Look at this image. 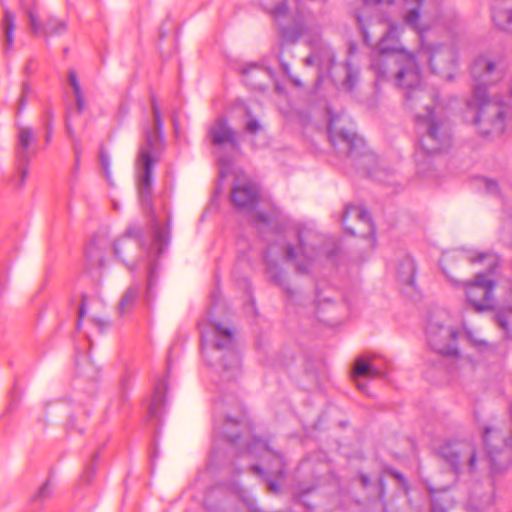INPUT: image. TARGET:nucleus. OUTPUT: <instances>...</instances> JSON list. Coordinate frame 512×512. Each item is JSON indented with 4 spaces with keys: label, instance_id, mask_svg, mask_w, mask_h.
<instances>
[{
    "label": "nucleus",
    "instance_id": "nucleus-7",
    "mask_svg": "<svg viewBox=\"0 0 512 512\" xmlns=\"http://www.w3.org/2000/svg\"><path fill=\"white\" fill-rule=\"evenodd\" d=\"M483 441L491 472L506 471L512 465V435L495 427H485Z\"/></svg>",
    "mask_w": 512,
    "mask_h": 512
},
{
    "label": "nucleus",
    "instance_id": "nucleus-57",
    "mask_svg": "<svg viewBox=\"0 0 512 512\" xmlns=\"http://www.w3.org/2000/svg\"><path fill=\"white\" fill-rule=\"evenodd\" d=\"M24 106H25V99H24V97H22V98L20 99V108H19V111H21V110L24 108Z\"/></svg>",
    "mask_w": 512,
    "mask_h": 512
},
{
    "label": "nucleus",
    "instance_id": "nucleus-49",
    "mask_svg": "<svg viewBox=\"0 0 512 512\" xmlns=\"http://www.w3.org/2000/svg\"><path fill=\"white\" fill-rule=\"evenodd\" d=\"M45 114L47 118L45 121V127L47 131H53V112L50 109H48L46 110Z\"/></svg>",
    "mask_w": 512,
    "mask_h": 512
},
{
    "label": "nucleus",
    "instance_id": "nucleus-19",
    "mask_svg": "<svg viewBox=\"0 0 512 512\" xmlns=\"http://www.w3.org/2000/svg\"><path fill=\"white\" fill-rule=\"evenodd\" d=\"M231 200L237 209L253 211L258 204L259 188L251 182L235 184L232 188Z\"/></svg>",
    "mask_w": 512,
    "mask_h": 512
},
{
    "label": "nucleus",
    "instance_id": "nucleus-47",
    "mask_svg": "<svg viewBox=\"0 0 512 512\" xmlns=\"http://www.w3.org/2000/svg\"><path fill=\"white\" fill-rule=\"evenodd\" d=\"M75 97V111L77 114H82L85 107H86V101L84 94L76 95Z\"/></svg>",
    "mask_w": 512,
    "mask_h": 512
},
{
    "label": "nucleus",
    "instance_id": "nucleus-61",
    "mask_svg": "<svg viewBox=\"0 0 512 512\" xmlns=\"http://www.w3.org/2000/svg\"><path fill=\"white\" fill-rule=\"evenodd\" d=\"M249 509H250L252 512H257V509H256L252 504H249Z\"/></svg>",
    "mask_w": 512,
    "mask_h": 512
},
{
    "label": "nucleus",
    "instance_id": "nucleus-28",
    "mask_svg": "<svg viewBox=\"0 0 512 512\" xmlns=\"http://www.w3.org/2000/svg\"><path fill=\"white\" fill-rule=\"evenodd\" d=\"M495 323L504 331L507 338L511 337L512 305H508L494 315Z\"/></svg>",
    "mask_w": 512,
    "mask_h": 512
},
{
    "label": "nucleus",
    "instance_id": "nucleus-34",
    "mask_svg": "<svg viewBox=\"0 0 512 512\" xmlns=\"http://www.w3.org/2000/svg\"><path fill=\"white\" fill-rule=\"evenodd\" d=\"M68 83L73 90L74 96L84 94L77 73L74 69H70L68 72Z\"/></svg>",
    "mask_w": 512,
    "mask_h": 512
},
{
    "label": "nucleus",
    "instance_id": "nucleus-40",
    "mask_svg": "<svg viewBox=\"0 0 512 512\" xmlns=\"http://www.w3.org/2000/svg\"><path fill=\"white\" fill-rule=\"evenodd\" d=\"M279 62H280L283 73L290 78V80L293 82V84L295 86L301 87L302 86L301 81L298 78H296L290 74L289 65L285 61H283L281 56H279Z\"/></svg>",
    "mask_w": 512,
    "mask_h": 512
},
{
    "label": "nucleus",
    "instance_id": "nucleus-59",
    "mask_svg": "<svg viewBox=\"0 0 512 512\" xmlns=\"http://www.w3.org/2000/svg\"><path fill=\"white\" fill-rule=\"evenodd\" d=\"M52 132L53 131H47V135H46V142H49L50 139H51V135H52Z\"/></svg>",
    "mask_w": 512,
    "mask_h": 512
},
{
    "label": "nucleus",
    "instance_id": "nucleus-54",
    "mask_svg": "<svg viewBox=\"0 0 512 512\" xmlns=\"http://www.w3.org/2000/svg\"><path fill=\"white\" fill-rule=\"evenodd\" d=\"M487 189L491 192H495L497 190V184L494 181H488Z\"/></svg>",
    "mask_w": 512,
    "mask_h": 512
},
{
    "label": "nucleus",
    "instance_id": "nucleus-26",
    "mask_svg": "<svg viewBox=\"0 0 512 512\" xmlns=\"http://www.w3.org/2000/svg\"><path fill=\"white\" fill-rule=\"evenodd\" d=\"M153 246L158 256L162 255L170 242V224L162 227L156 219L152 221Z\"/></svg>",
    "mask_w": 512,
    "mask_h": 512
},
{
    "label": "nucleus",
    "instance_id": "nucleus-12",
    "mask_svg": "<svg viewBox=\"0 0 512 512\" xmlns=\"http://www.w3.org/2000/svg\"><path fill=\"white\" fill-rule=\"evenodd\" d=\"M468 303L477 312L493 308L495 282L486 273H478L473 281L463 282Z\"/></svg>",
    "mask_w": 512,
    "mask_h": 512
},
{
    "label": "nucleus",
    "instance_id": "nucleus-50",
    "mask_svg": "<svg viewBox=\"0 0 512 512\" xmlns=\"http://www.w3.org/2000/svg\"><path fill=\"white\" fill-rule=\"evenodd\" d=\"M431 511L432 512H447V510L437 500H433Z\"/></svg>",
    "mask_w": 512,
    "mask_h": 512
},
{
    "label": "nucleus",
    "instance_id": "nucleus-14",
    "mask_svg": "<svg viewBox=\"0 0 512 512\" xmlns=\"http://www.w3.org/2000/svg\"><path fill=\"white\" fill-rule=\"evenodd\" d=\"M21 8L28 17L31 31L35 36L42 35L47 40L50 36H60L66 32V21L53 15L48 16L45 20V24L42 25L40 23L39 9L36 3L31 6H26L21 0Z\"/></svg>",
    "mask_w": 512,
    "mask_h": 512
},
{
    "label": "nucleus",
    "instance_id": "nucleus-13",
    "mask_svg": "<svg viewBox=\"0 0 512 512\" xmlns=\"http://www.w3.org/2000/svg\"><path fill=\"white\" fill-rule=\"evenodd\" d=\"M354 169L358 175L370 178L377 182H386L389 172L378 166L376 155L369 151L359 149L365 146V142L361 137L354 133Z\"/></svg>",
    "mask_w": 512,
    "mask_h": 512
},
{
    "label": "nucleus",
    "instance_id": "nucleus-3",
    "mask_svg": "<svg viewBox=\"0 0 512 512\" xmlns=\"http://www.w3.org/2000/svg\"><path fill=\"white\" fill-rule=\"evenodd\" d=\"M506 72L507 65L502 59L480 56L473 63L471 73L474 86L472 96L466 102L463 118L476 126L483 135L501 134L505 130L506 108L491 99L487 89L501 81Z\"/></svg>",
    "mask_w": 512,
    "mask_h": 512
},
{
    "label": "nucleus",
    "instance_id": "nucleus-31",
    "mask_svg": "<svg viewBox=\"0 0 512 512\" xmlns=\"http://www.w3.org/2000/svg\"><path fill=\"white\" fill-rule=\"evenodd\" d=\"M85 256L87 264L90 268L95 266L102 267L104 264V258L102 253L99 251L96 243L93 241L88 244L85 250Z\"/></svg>",
    "mask_w": 512,
    "mask_h": 512
},
{
    "label": "nucleus",
    "instance_id": "nucleus-18",
    "mask_svg": "<svg viewBox=\"0 0 512 512\" xmlns=\"http://www.w3.org/2000/svg\"><path fill=\"white\" fill-rule=\"evenodd\" d=\"M208 137L214 146H229L232 149L239 147L236 131L230 126L225 117H218L208 129Z\"/></svg>",
    "mask_w": 512,
    "mask_h": 512
},
{
    "label": "nucleus",
    "instance_id": "nucleus-17",
    "mask_svg": "<svg viewBox=\"0 0 512 512\" xmlns=\"http://www.w3.org/2000/svg\"><path fill=\"white\" fill-rule=\"evenodd\" d=\"M354 482H357V502H368L371 504L384 503L385 488L383 477L379 474H368L359 472L354 477Z\"/></svg>",
    "mask_w": 512,
    "mask_h": 512
},
{
    "label": "nucleus",
    "instance_id": "nucleus-58",
    "mask_svg": "<svg viewBox=\"0 0 512 512\" xmlns=\"http://www.w3.org/2000/svg\"><path fill=\"white\" fill-rule=\"evenodd\" d=\"M347 53H348V56L350 54H352V43H348V46H347Z\"/></svg>",
    "mask_w": 512,
    "mask_h": 512
},
{
    "label": "nucleus",
    "instance_id": "nucleus-9",
    "mask_svg": "<svg viewBox=\"0 0 512 512\" xmlns=\"http://www.w3.org/2000/svg\"><path fill=\"white\" fill-rule=\"evenodd\" d=\"M356 220L359 227H354V255H357V261L364 262L376 246L375 225L371 214L364 207L357 208Z\"/></svg>",
    "mask_w": 512,
    "mask_h": 512
},
{
    "label": "nucleus",
    "instance_id": "nucleus-10",
    "mask_svg": "<svg viewBox=\"0 0 512 512\" xmlns=\"http://www.w3.org/2000/svg\"><path fill=\"white\" fill-rule=\"evenodd\" d=\"M417 59L420 62H427L433 73L451 78V71L457 63V52L449 45H422L417 53Z\"/></svg>",
    "mask_w": 512,
    "mask_h": 512
},
{
    "label": "nucleus",
    "instance_id": "nucleus-51",
    "mask_svg": "<svg viewBox=\"0 0 512 512\" xmlns=\"http://www.w3.org/2000/svg\"><path fill=\"white\" fill-rule=\"evenodd\" d=\"M268 482V489L272 492V493H278L279 491V485L273 481V480H267Z\"/></svg>",
    "mask_w": 512,
    "mask_h": 512
},
{
    "label": "nucleus",
    "instance_id": "nucleus-11",
    "mask_svg": "<svg viewBox=\"0 0 512 512\" xmlns=\"http://www.w3.org/2000/svg\"><path fill=\"white\" fill-rule=\"evenodd\" d=\"M427 341L431 349L443 355L458 354V331L438 319H431L426 327Z\"/></svg>",
    "mask_w": 512,
    "mask_h": 512
},
{
    "label": "nucleus",
    "instance_id": "nucleus-27",
    "mask_svg": "<svg viewBox=\"0 0 512 512\" xmlns=\"http://www.w3.org/2000/svg\"><path fill=\"white\" fill-rule=\"evenodd\" d=\"M2 28L5 37V50H8L13 45L15 30V14L8 9L4 10Z\"/></svg>",
    "mask_w": 512,
    "mask_h": 512
},
{
    "label": "nucleus",
    "instance_id": "nucleus-15",
    "mask_svg": "<svg viewBox=\"0 0 512 512\" xmlns=\"http://www.w3.org/2000/svg\"><path fill=\"white\" fill-rule=\"evenodd\" d=\"M380 359L375 354H362L354 359V386L361 392L370 395L367 387L368 381L383 375Z\"/></svg>",
    "mask_w": 512,
    "mask_h": 512
},
{
    "label": "nucleus",
    "instance_id": "nucleus-33",
    "mask_svg": "<svg viewBox=\"0 0 512 512\" xmlns=\"http://www.w3.org/2000/svg\"><path fill=\"white\" fill-rule=\"evenodd\" d=\"M70 118H71V113L68 112L67 116H66V130H67L69 137L71 138V140L73 142V149H74L75 156H76V162H78L79 157H80V140L75 136L74 130H73L71 122H70Z\"/></svg>",
    "mask_w": 512,
    "mask_h": 512
},
{
    "label": "nucleus",
    "instance_id": "nucleus-56",
    "mask_svg": "<svg viewBox=\"0 0 512 512\" xmlns=\"http://www.w3.org/2000/svg\"><path fill=\"white\" fill-rule=\"evenodd\" d=\"M498 266L497 261L493 260V263L490 264V272H493V270Z\"/></svg>",
    "mask_w": 512,
    "mask_h": 512
},
{
    "label": "nucleus",
    "instance_id": "nucleus-37",
    "mask_svg": "<svg viewBox=\"0 0 512 512\" xmlns=\"http://www.w3.org/2000/svg\"><path fill=\"white\" fill-rule=\"evenodd\" d=\"M246 114L249 117V119L245 124V130L250 134H256L262 129V125L260 124L258 119L250 117V110L248 108H246Z\"/></svg>",
    "mask_w": 512,
    "mask_h": 512
},
{
    "label": "nucleus",
    "instance_id": "nucleus-53",
    "mask_svg": "<svg viewBox=\"0 0 512 512\" xmlns=\"http://www.w3.org/2000/svg\"><path fill=\"white\" fill-rule=\"evenodd\" d=\"M392 475L396 479H398L402 485H404V486L406 485L405 478H404V476L401 473L394 471V472H392Z\"/></svg>",
    "mask_w": 512,
    "mask_h": 512
},
{
    "label": "nucleus",
    "instance_id": "nucleus-29",
    "mask_svg": "<svg viewBox=\"0 0 512 512\" xmlns=\"http://www.w3.org/2000/svg\"><path fill=\"white\" fill-rule=\"evenodd\" d=\"M52 489L50 481L47 480L31 498L30 507L32 512H36L42 506V504L50 498Z\"/></svg>",
    "mask_w": 512,
    "mask_h": 512
},
{
    "label": "nucleus",
    "instance_id": "nucleus-20",
    "mask_svg": "<svg viewBox=\"0 0 512 512\" xmlns=\"http://www.w3.org/2000/svg\"><path fill=\"white\" fill-rule=\"evenodd\" d=\"M142 239V229L139 226L129 227L125 234L114 244V254L117 258L125 261V257L144 246Z\"/></svg>",
    "mask_w": 512,
    "mask_h": 512
},
{
    "label": "nucleus",
    "instance_id": "nucleus-44",
    "mask_svg": "<svg viewBox=\"0 0 512 512\" xmlns=\"http://www.w3.org/2000/svg\"><path fill=\"white\" fill-rule=\"evenodd\" d=\"M87 295L86 294H82L81 296V305L79 307V311H78V322H77V329H80L81 327V322L84 318V316L86 315V302H87Z\"/></svg>",
    "mask_w": 512,
    "mask_h": 512
},
{
    "label": "nucleus",
    "instance_id": "nucleus-42",
    "mask_svg": "<svg viewBox=\"0 0 512 512\" xmlns=\"http://www.w3.org/2000/svg\"><path fill=\"white\" fill-rule=\"evenodd\" d=\"M92 322L100 333L107 331L111 327V322L107 319L94 317Z\"/></svg>",
    "mask_w": 512,
    "mask_h": 512
},
{
    "label": "nucleus",
    "instance_id": "nucleus-46",
    "mask_svg": "<svg viewBox=\"0 0 512 512\" xmlns=\"http://www.w3.org/2000/svg\"><path fill=\"white\" fill-rule=\"evenodd\" d=\"M100 161H101V166H102V169H103V171L105 173V176H106L107 180H110L111 173H110V159H109V157L102 152L101 155H100Z\"/></svg>",
    "mask_w": 512,
    "mask_h": 512
},
{
    "label": "nucleus",
    "instance_id": "nucleus-62",
    "mask_svg": "<svg viewBox=\"0 0 512 512\" xmlns=\"http://www.w3.org/2000/svg\"><path fill=\"white\" fill-rule=\"evenodd\" d=\"M152 248H153V247H148V248H147L148 253H152Z\"/></svg>",
    "mask_w": 512,
    "mask_h": 512
},
{
    "label": "nucleus",
    "instance_id": "nucleus-60",
    "mask_svg": "<svg viewBox=\"0 0 512 512\" xmlns=\"http://www.w3.org/2000/svg\"><path fill=\"white\" fill-rule=\"evenodd\" d=\"M69 425H70L71 427H75L74 417H73V416H72V417H70V419H69Z\"/></svg>",
    "mask_w": 512,
    "mask_h": 512
},
{
    "label": "nucleus",
    "instance_id": "nucleus-39",
    "mask_svg": "<svg viewBox=\"0 0 512 512\" xmlns=\"http://www.w3.org/2000/svg\"><path fill=\"white\" fill-rule=\"evenodd\" d=\"M19 165H20L19 166V175L15 178L14 183H15V186L22 187L25 183V180H26V177L28 174V170L26 168L27 164H22L21 162H19Z\"/></svg>",
    "mask_w": 512,
    "mask_h": 512
},
{
    "label": "nucleus",
    "instance_id": "nucleus-55",
    "mask_svg": "<svg viewBox=\"0 0 512 512\" xmlns=\"http://www.w3.org/2000/svg\"><path fill=\"white\" fill-rule=\"evenodd\" d=\"M349 210H350V205H346L345 206V209H344V214H343V222H345L348 217H349Z\"/></svg>",
    "mask_w": 512,
    "mask_h": 512
},
{
    "label": "nucleus",
    "instance_id": "nucleus-23",
    "mask_svg": "<svg viewBox=\"0 0 512 512\" xmlns=\"http://www.w3.org/2000/svg\"><path fill=\"white\" fill-rule=\"evenodd\" d=\"M328 134L331 144L336 148L340 149V145H343V152L349 156L352 152V135L349 131L344 129H336L335 119L332 117L328 125Z\"/></svg>",
    "mask_w": 512,
    "mask_h": 512
},
{
    "label": "nucleus",
    "instance_id": "nucleus-43",
    "mask_svg": "<svg viewBox=\"0 0 512 512\" xmlns=\"http://www.w3.org/2000/svg\"><path fill=\"white\" fill-rule=\"evenodd\" d=\"M314 490L315 488L313 486L301 488L299 492L296 494L298 501H300L304 506L310 507V504L305 500V498Z\"/></svg>",
    "mask_w": 512,
    "mask_h": 512
},
{
    "label": "nucleus",
    "instance_id": "nucleus-4",
    "mask_svg": "<svg viewBox=\"0 0 512 512\" xmlns=\"http://www.w3.org/2000/svg\"><path fill=\"white\" fill-rule=\"evenodd\" d=\"M320 238L311 230H300L298 231L299 246L297 248L286 242L271 244L264 254L266 274L270 280L287 293H290L285 272L280 267L279 260L292 261L298 272H308L313 263L323 254H326L329 258L332 257V252L324 251L319 247Z\"/></svg>",
    "mask_w": 512,
    "mask_h": 512
},
{
    "label": "nucleus",
    "instance_id": "nucleus-5",
    "mask_svg": "<svg viewBox=\"0 0 512 512\" xmlns=\"http://www.w3.org/2000/svg\"><path fill=\"white\" fill-rule=\"evenodd\" d=\"M200 329L202 353L206 362L210 366L221 368L227 381L236 378L240 357L233 330L215 320L200 323Z\"/></svg>",
    "mask_w": 512,
    "mask_h": 512
},
{
    "label": "nucleus",
    "instance_id": "nucleus-22",
    "mask_svg": "<svg viewBox=\"0 0 512 512\" xmlns=\"http://www.w3.org/2000/svg\"><path fill=\"white\" fill-rule=\"evenodd\" d=\"M396 273L399 282L405 286L407 293L415 289V262L409 255L404 256L399 261Z\"/></svg>",
    "mask_w": 512,
    "mask_h": 512
},
{
    "label": "nucleus",
    "instance_id": "nucleus-64",
    "mask_svg": "<svg viewBox=\"0 0 512 512\" xmlns=\"http://www.w3.org/2000/svg\"><path fill=\"white\" fill-rule=\"evenodd\" d=\"M346 229H347L348 232L352 233V229H350L348 227Z\"/></svg>",
    "mask_w": 512,
    "mask_h": 512
},
{
    "label": "nucleus",
    "instance_id": "nucleus-30",
    "mask_svg": "<svg viewBox=\"0 0 512 512\" xmlns=\"http://www.w3.org/2000/svg\"><path fill=\"white\" fill-rule=\"evenodd\" d=\"M240 425L241 423L238 420L230 416H227L223 428L219 433L222 434L229 443L237 444L239 439L241 438V435L239 432H230V429L238 428Z\"/></svg>",
    "mask_w": 512,
    "mask_h": 512
},
{
    "label": "nucleus",
    "instance_id": "nucleus-32",
    "mask_svg": "<svg viewBox=\"0 0 512 512\" xmlns=\"http://www.w3.org/2000/svg\"><path fill=\"white\" fill-rule=\"evenodd\" d=\"M486 257H487V254H485V253H478L477 256L474 257V256L469 255L468 253L461 251L457 255L446 254L443 258V263L449 264L455 258H465L470 263H476V262H481Z\"/></svg>",
    "mask_w": 512,
    "mask_h": 512
},
{
    "label": "nucleus",
    "instance_id": "nucleus-16",
    "mask_svg": "<svg viewBox=\"0 0 512 512\" xmlns=\"http://www.w3.org/2000/svg\"><path fill=\"white\" fill-rule=\"evenodd\" d=\"M245 453L253 458H263L272 461V464L267 468V473L276 477L284 475V459L283 456L276 452L270 445L268 440L258 437H251L247 443Z\"/></svg>",
    "mask_w": 512,
    "mask_h": 512
},
{
    "label": "nucleus",
    "instance_id": "nucleus-45",
    "mask_svg": "<svg viewBox=\"0 0 512 512\" xmlns=\"http://www.w3.org/2000/svg\"><path fill=\"white\" fill-rule=\"evenodd\" d=\"M263 73V70L261 69L260 66H258L257 64L255 63H251V64H247V65H244L242 68H241V73L245 76H248L250 75L251 73Z\"/></svg>",
    "mask_w": 512,
    "mask_h": 512
},
{
    "label": "nucleus",
    "instance_id": "nucleus-25",
    "mask_svg": "<svg viewBox=\"0 0 512 512\" xmlns=\"http://www.w3.org/2000/svg\"><path fill=\"white\" fill-rule=\"evenodd\" d=\"M141 293V285L134 283L130 285L122 295L118 304V314L124 316L130 313L135 307Z\"/></svg>",
    "mask_w": 512,
    "mask_h": 512
},
{
    "label": "nucleus",
    "instance_id": "nucleus-38",
    "mask_svg": "<svg viewBox=\"0 0 512 512\" xmlns=\"http://www.w3.org/2000/svg\"><path fill=\"white\" fill-rule=\"evenodd\" d=\"M155 285V278H154V272L153 269H150L148 280H147V287H146V293H145V300L147 304H150L152 299V290Z\"/></svg>",
    "mask_w": 512,
    "mask_h": 512
},
{
    "label": "nucleus",
    "instance_id": "nucleus-1",
    "mask_svg": "<svg viewBox=\"0 0 512 512\" xmlns=\"http://www.w3.org/2000/svg\"><path fill=\"white\" fill-rule=\"evenodd\" d=\"M399 35V27L390 25L378 42L377 51L381 57L394 56V63L398 66L396 84L410 89L405 94L407 106L411 109H416L418 105L423 106V112H415V125L419 135L415 158L418 162L425 154L434 155L448 151L452 146V128L436 97L418 87L420 71L416 58L402 47Z\"/></svg>",
    "mask_w": 512,
    "mask_h": 512
},
{
    "label": "nucleus",
    "instance_id": "nucleus-48",
    "mask_svg": "<svg viewBox=\"0 0 512 512\" xmlns=\"http://www.w3.org/2000/svg\"><path fill=\"white\" fill-rule=\"evenodd\" d=\"M256 221L260 224L270 226L272 223V217L268 213L259 212L256 214Z\"/></svg>",
    "mask_w": 512,
    "mask_h": 512
},
{
    "label": "nucleus",
    "instance_id": "nucleus-6",
    "mask_svg": "<svg viewBox=\"0 0 512 512\" xmlns=\"http://www.w3.org/2000/svg\"><path fill=\"white\" fill-rule=\"evenodd\" d=\"M153 127L145 131V145L139 149L138 161L142 173L138 182V196L141 205L146 209L152 208L154 156L160 151L163 144V120L156 100L152 99Z\"/></svg>",
    "mask_w": 512,
    "mask_h": 512
},
{
    "label": "nucleus",
    "instance_id": "nucleus-21",
    "mask_svg": "<svg viewBox=\"0 0 512 512\" xmlns=\"http://www.w3.org/2000/svg\"><path fill=\"white\" fill-rule=\"evenodd\" d=\"M36 135L34 130L28 126H18V142L16 154L18 161L27 164L36 148Z\"/></svg>",
    "mask_w": 512,
    "mask_h": 512
},
{
    "label": "nucleus",
    "instance_id": "nucleus-35",
    "mask_svg": "<svg viewBox=\"0 0 512 512\" xmlns=\"http://www.w3.org/2000/svg\"><path fill=\"white\" fill-rule=\"evenodd\" d=\"M98 457H99V454L95 453L93 456L92 462L86 466V468L83 472V475L81 477L83 482H85L87 484L91 482L93 476L96 473L95 461L98 459Z\"/></svg>",
    "mask_w": 512,
    "mask_h": 512
},
{
    "label": "nucleus",
    "instance_id": "nucleus-36",
    "mask_svg": "<svg viewBox=\"0 0 512 512\" xmlns=\"http://www.w3.org/2000/svg\"><path fill=\"white\" fill-rule=\"evenodd\" d=\"M419 18V8H413L405 16V21L407 24H409L411 27H413L414 29L421 33L422 29L418 26Z\"/></svg>",
    "mask_w": 512,
    "mask_h": 512
},
{
    "label": "nucleus",
    "instance_id": "nucleus-63",
    "mask_svg": "<svg viewBox=\"0 0 512 512\" xmlns=\"http://www.w3.org/2000/svg\"><path fill=\"white\" fill-rule=\"evenodd\" d=\"M76 366H77L78 368H80V363H79V361H77V362H76Z\"/></svg>",
    "mask_w": 512,
    "mask_h": 512
},
{
    "label": "nucleus",
    "instance_id": "nucleus-2",
    "mask_svg": "<svg viewBox=\"0 0 512 512\" xmlns=\"http://www.w3.org/2000/svg\"><path fill=\"white\" fill-rule=\"evenodd\" d=\"M326 0H259V4L278 26L281 36L288 42L306 37L311 54L305 59L308 66L319 68L318 81L327 71L334 84H341L346 91L352 90V66L349 58L344 63L335 60L331 48L321 41V27L316 14L323 13Z\"/></svg>",
    "mask_w": 512,
    "mask_h": 512
},
{
    "label": "nucleus",
    "instance_id": "nucleus-52",
    "mask_svg": "<svg viewBox=\"0 0 512 512\" xmlns=\"http://www.w3.org/2000/svg\"><path fill=\"white\" fill-rule=\"evenodd\" d=\"M251 470H252L254 473H256V474L260 475L261 477H262V476L264 475V473H265V472H264V470H263L259 465H257V464L252 465V466H251Z\"/></svg>",
    "mask_w": 512,
    "mask_h": 512
},
{
    "label": "nucleus",
    "instance_id": "nucleus-41",
    "mask_svg": "<svg viewBox=\"0 0 512 512\" xmlns=\"http://www.w3.org/2000/svg\"><path fill=\"white\" fill-rule=\"evenodd\" d=\"M372 67L375 70V72L378 74L379 77H384L388 70L385 67V60L384 59H376L372 63Z\"/></svg>",
    "mask_w": 512,
    "mask_h": 512
},
{
    "label": "nucleus",
    "instance_id": "nucleus-8",
    "mask_svg": "<svg viewBox=\"0 0 512 512\" xmlns=\"http://www.w3.org/2000/svg\"><path fill=\"white\" fill-rule=\"evenodd\" d=\"M439 455L457 476L464 473L474 474L478 471L477 447L472 441L447 442L440 447Z\"/></svg>",
    "mask_w": 512,
    "mask_h": 512
},
{
    "label": "nucleus",
    "instance_id": "nucleus-24",
    "mask_svg": "<svg viewBox=\"0 0 512 512\" xmlns=\"http://www.w3.org/2000/svg\"><path fill=\"white\" fill-rule=\"evenodd\" d=\"M167 384L164 379L156 383L154 395L148 407V417L150 419H158L161 416L162 409L165 406V390Z\"/></svg>",
    "mask_w": 512,
    "mask_h": 512
}]
</instances>
